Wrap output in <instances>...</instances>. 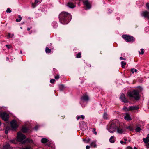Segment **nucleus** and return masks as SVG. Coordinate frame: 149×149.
Masks as SVG:
<instances>
[{
	"label": "nucleus",
	"instance_id": "nucleus-51",
	"mask_svg": "<svg viewBox=\"0 0 149 149\" xmlns=\"http://www.w3.org/2000/svg\"><path fill=\"white\" fill-rule=\"evenodd\" d=\"M30 28H29V27L27 28V30L28 31H29L30 30Z\"/></svg>",
	"mask_w": 149,
	"mask_h": 149
},
{
	"label": "nucleus",
	"instance_id": "nucleus-16",
	"mask_svg": "<svg viewBox=\"0 0 149 149\" xmlns=\"http://www.w3.org/2000/svg\"><path fill=\"white\" fill-rule=\"evenodd\" d=\"M124 119L127 120H131V118L130 115L128 114H126V116L124 117Z\"/></svg>",
	"mask_w": 149,
	"mask_h": 149
},
{
	"label": "nucleus",
	"instance_id": "nucleus-5",
	"mask_svg": "<svg viewBox=\"0 0 149 149\" xmlns=\"http://www.w3.org/2000/svg\"><path fill=\"white\" fill-rule=\"evenodd\" d=\"M26 138L25 135L22 134L20 132H18L17 135V140L18 141H22L24 139Z\"/></svg>",
	"mask_w": 149,
	"mask_h": 149
},
{
	"label": "nucleus",
	"instance_id": "nucleus-6",
	"mask_svg": "<svg viewBox=\"0 0 149 149\" xmlns=\"http://www.w3.org/2000/svg\"><path fill=\"white\" fill-rule=\"evenodd\" d=\"M0 116L2 119L5 121H7L9 118V115L6 113L2 112L0 114Z\"/></svg>",
	"mask_w": 149,
	"mask_h": 149
},
{
	"label": "nucleus",
	"instance_id": "nucleus-23",
	"mask_svg": "<svg viewBox=\"0 0 149 149\" xmlns=\"http://www.w3.org/2000/svg\"><path fill=\"white\" fill-rule=\"evenodd\" d=\"M48 141L47 139L45 138H43L41 139V142L42 143H46Z\"/></svg>",
	"mask_w": 149,
	"mask_h": 149
},
{
	"label": "nucleus",
	"instance_id": "nucleus-31",
	"mask_svg": "<svg viewBox=\"0 0 149 149\" xmlns=\"http://www.w3.org/2000/svg\"><path fill=\"white\" fill-rule=\"evenodd\" d=\"M141 52H140V51L139 52V54H141V55L143 54L144 53V49H141Z\"/></svg>",
	"mask_w": 149,
	"mask_h": 149
},
{
	"label": "nucleus",
	"instance_id": "nucleus-50",
	"mask_svg": "<svg viewBox=\"0 0 149 149\" xmlns=\"http://www.w3.org/2000/svg\"><path fill=\"white\" fill-rule=\"evenodd\" d=\"M80 118H81V116H78L77 117V120H78L79 119H80Z\"/></svg>",
	"mask_w": 149,
	"mask_h": 149
},
{
	"label": "nucleus",
	"instance_id": "nucleus-21",
	"mask_svg": "<svg viewBox=\"0 0 149 149\" xmlns=\"http://www.w3.org/2000/svg\"><path fill=\"white\" fill-rule=\"evenodd\" d=\"M121 67L123 68H125V66L126 64V63L124 61H122L121 62Z\"/></svg>",
	"mask_w": 149,
	"mask_h": 149
},
{
	"label": "nucleus",
	"instance_id": "nucleus-38",
	"mask_svg": "<svg viewBox=\"0 0 149 149\" xmlns=\"http://www.w3.org/2000/svg\"><path fill=\"white\" fill-rule=\"evenodd\" d=\"M55 81V80L54 79H52L50 80V82L51 83H54Z\"/></svg>",
	"mask_w": 149,
	"mask_h": 149
},
{
	"label": "nucleus",
	"instance_id": "nucleus-37",
	"mask_svg": "<svg viewBox=\"0 0 149 149\" xmlns=\"http://www.w3.org/2000/svg\"><path fill=\"white\" fill-rule=\"evenodd\" d=\"M146 6L147 9L148 10H149V3H147L146 4Z\"/></svg>",
	"mask_w": 149,
	"mask_h": 149
},
{
	"label": "nucleus",
	"instance_id": "nucleus-10",
	"mask_svg": "<svg viewBox=\"0 0 149 149\" xmlns=\"http://www.w3.org/2000/svg\"><path fill=\"white\" fill-rule=\"evenodd\" d=\"M144 143L146 144L148 148L149 147V134H148L146 138H143V139Z\"/></svg>",
	"mask_w": 149,
	"mask_h": 149
},
{
	"label": "nucleus",
	"instance_id": "nucleus-29",
	"mask_svg": "<svg viewBox=\"0 0 149 149\" xmlns=\"http://www.w3.org/2000/svg\"><path fill=\"white\" fill-rule=\"evenodd\" d=\"M141 130L140 127L139 126H137V127L135 129V132H139Z\"/></svg>",
	"mask_w": 149,
	"mask_h": 149
},
{
	"label": "nucleus",
	"instance_id": "nucleus-9",
	"mask_svg": "<svg viewBox=\"0 0 149 149\" xmlns=\"http://www.w3.org/2000/svg\"><path fill=\"white\" fill-rule=\"evenodd\" d=\"M76 3H72L71 2H68L66 4V6L72 9L76 7Z\"/></svg>",
	"mask_w": 149,
	"mask_h": 149
},
{
	"label": "nucleus",
	"instance_id": "nucleus-53",
	"mask_svg": "<svg viewBox=\"0 0 149 149\" xmlns=\"http://www.w3.org/2000/svg\"><path fill=\"white\" fill-rule=\"evenodd\" d=\"M124 140L125 141H127V139H125V138H124Z\"/></svg>",
	"mask_w": 149,
	"mask_h": 149
},
{
	"label": "nucleus",
	"instance_id": "nucleus-49",
	"mask_svg": "<svg viewBox=\"0 0 149 149\" xmlns=\"http://www.w3.org/2000/svg\"><path fill=\"white\" fill-rule=\"evenodd\" d=\"M10 35H11V34H10V33H8V36H8V37H9V38H10Z\"/></svg>",
	"mask_w": 149,
	"mask_h": 149
},
{
	"label": "nucleus",
	"instance_id": "nucleus-36",
	"mask_svg": "<svg viewBox=\"0 0 149 149\" xmlns=\"http://www.w3.org/2000/svg\"><path fill=\"white\" fill-rule=\"evenodd\" d=\"M92 132L94 133L95 135L97 134V132L96 131V129L95 128H93L92 130Z\"/></svg>",
	"mask_w": 149,
	"mask_h": 149
},
{
	"label": "nucleus",
	"instance_id": "nucleus-12",
	"mask_svg": "<svg viewBox=\"0 0 149 149\" xmlns=\"http://www.w3.org/2000/svg\"><path fill=\"white\" fill-rule=\"evenodd\" d=\"M120 98L122 101L125 103H127L128 102V100L126 98L124 94L122 93L121 95Z\"/></svg>",
	"mask_w": 149,
	"mask_h": 149
},
{
	"label": "nucleus",
	"instance_id": "nucleus-27",
	"mask_svg": "<svg viewBox=\"0 0 149 149\" xmlns=\"http://www.w3.org/2000/svg\"><path fill=\"white\" fill-rule=\"evenodd\" d=\"M81 57V53L80 52H79L78 54H76V58H80Z\"/></svg>",
	"mask_w": 149,
	"mask_h": 149
},
{
	"label": "nucleus",
	"instance_id": "nucleus-1",
	"mask_svg": "<svg viewBox=\"0 0 149 149\" xmlns=\"http://www.w3.org/2000/svg\"><path fill=\"white\" fill-rule=\"evenodd\" d=\"M59 22L63 24H67L70 21L72 16L70 14L65 11L61 12L59 15Z\"/></svg>",
	"mask_w": 149,
	"mask_h": 149
},
{
	"label": "nucleus",
	"instance_id": "nucleus-54",
	"mask_svg": "<svg viewBox=\"0 0 149 149\" xmlns=\"http://www.w3.org/2000/svg\"><path fill=\"white\" fill-rule=\"evenodd\" d=\"M134 149H137V148L136 147H134Z\"/></svg>",
	"mask_w": 149,
	"mask_h": 149
},
{
	"label": "nucleus",
	"instance_id": "nucleus-20",
	"mask_svg": "<svg viewBox=\"0 0 149 149\" xmlns=\"http://www.w3.org/2000/svg\"><path fill=\"white\" fill-rule=\"evenodd\" d=\"M121 55L122 57H121L120 58V60H126V58H125V53H122L121 54Z\"/></svg>",
	"mask_w": 149,
	"mask_h": 149
},
{
	"label": "nucleus",
	"instance_id": "nucleus-48",
	"mask_svg": "<svg viewBox=\"0 0 149 149\" xmlns=\"http://www.w3.org/2000/svg\"><path fill=\"white\" fill-rule=\"evenodd\" d=\"M81 118H82V119H84L85 118L84 116L83 115H81Z\"/></svg>",
	"mask_w": 149,
	"mask_h": 149
},
{
	"label": "nucleus",
	"instance_id": "nucleus-56",
	"mask_svg": "<svg viewBox=\"0 0 149 149\" xmlns=\"http://www.w3.org/2000/svg\"><path fill=\"white\" fill-rule=\"evenodd\" d=\"M72 0L73 1H76V0Z\"/></svg>",
	"mask_w": 149,
	"mask_h": 149
},
{
	"label": "nucleus",
	"instance_id": "nucleus-13",
	"mask_svg": "<svg viewBox=\"0 0 149 149\" xmlns=\"http://www.w3.org/2000/svg\"><path fill=\"white\" fill-rule=\"evenodd\" d=\"M48 46L49 47L50 49H49V47H46L45 48V51L46 53L49 54L51 53L52 49H53V48L52 44H50V45H48Z\"/></svg>",
	"mask_w": 149,
	"mask_h": 149
},
{
	"label": "nucleus",
	"instance_id": "nucleus-44",
	"mask_svg": "<svg viewBox=\"0 0 149 149\" xmlns=\"http://www.w3.org/2000/svg\"><path fill=\"white\" fill-rule=\"evenodd\" d=\"M90 140H91V139H90L88 138L87 139V140L86 142L87 143H88V142H90Z\"/></svg>",
	"mask_w": 149,
	"mask_h": 149
},
{
	"label": "nucleus",
	"instance_id": "nucleus-3",
	"mask_svg": "<svg viewBox=\"0 0 149 149\" xmlns=\"http://www.w3.org/2000/svg\"><path fill=\"white\" fill-rule=\"evenodd\" d=\"M118 125V121L115 120L112 121L111 123L109 131L111 133L114 132L117 127Z\"/></svg>",
	"mask_w": 149,
	"mask_h": 149
},
{
	"label": "nucleus",
	"instance_id": "nucleus-52",
	"mask_svg": "<svg viewBox=\"0 0 149 149\" xmlns=\"http://www.w3.org/2000/svg\"><path fill=\"white\" fill-rule=\"evenodd\" d=\"M125 109L126 110H127H127V109H128V108H127V107H126L125 108Z\"/></svg>",
	"mask_w": 149,
	"mask_h": 149
},
{
	"label": "nucleus",
	"instance_id": "nucleus-15",
	"mask_svg": "<svg viewBox=\"0 0 149 149\" xmlns=\"http://www.w3.org/2000/svg\"><path fill=\"white\" fill-rule=\"evenodd\" d=\"M81 99L85 101H88L89 100V98L88 96L87 95H85L82 97Z\"/></svg>",
	"mask_w": 149,
	"mask_h": 149
},
{
	"label": "nucleus",
	"instance_id": "nucleus-30",
	"mask_svg": "<svg viewBox=\"0 0 149 149\" xmlns=\"http://www.w3.org/2000/svg\"><path fill=\"white\" fill-rule=\"evenodd\" d=\"M91 146L92 147L95 148L96 147L97 145L95 142H93L91 144Z\"/></svg>",
	"mask_w": 149,
	"mask_h": 149
},
{
	"label": "nucleus",
	"instance_id": "nucleus-45",
	"mask_svg": "<svg viewBox=\"0 0 149 149\" xmlns=\"http://www.w3.org/2000/svg\"><path fill=\"white\" fill-rule=\"evenodd\" d=\"M120 143L122 144H123V143L126 144V141L123 142L122 141H120Z\"/></svg>",
	"mask_w": 149,
	"mask_h": 149
},
{
	"label": "nucleus",
	"instance_id": "nucleus-18",
	"mask_svg": "<svg viewBox=\"0 0 149 149\" xmlns=\"http://www.w3.org/2000/svg\"><path fill=\"white\" fill-rule=\"evenodd\" d=\"M117 132L119 133L122 134L124 131L123 129L120 127H117Z\"/></svg>",
	"mask_w": 149,
	"mask_h": 149
},
{
	"label": "nucleus",
	"instance_id": "nucleus-32",
	"mask_svg": "<svg viewBox=\"0 0 149 149\" xmlns=\"http://www.w3.org/2000/svg\"><path fill=\"white\" fill-rule=\"evenodd\" d=\"M59 88L60 90H63L64 88V86L63 85H60L59 86Z\"/></svg>",
	"mask_w": 149,
	"mask_h": 149
},
{
	"label": "nucleus",
	"instance_id": "nucleus-46",
	"mask_svg": "<svg viewBox=\"0 0 149 149\" xmlns=\"http://www.w3.org/2000/svg\"><path fill=\"white\" fill-rule=\"evenodd\" d=\"M126 149H133V148L132 147L129 146L126 148Z\"/></svg>",
	"mask_w": 149,
	"mask_h": 149
},
{
	"label": "nucleus",
	"instance_id": "nucleus-47",
	"mask_svg": "<svg viewBox=\"0 0 149 149\" xmlns=\"http://www.w3.org/2000/svg\"><path fill=\"white\" fill-rule=\"evenodd\" d=\"M90 147L89 146H86V149H89Z\"/></svg>",
	"mask_w": 149,
	"mask_h": 149
},
{
	"label": "nucleus",
	"instance_id": "nucleus-41",
	"mask_svg": "<svg viewBox=\"0 0 149 149\" xmlns=\"http://www.w3.org/2000/svg\"><path fill=\"white\" fill-rule=\"evenodd\" d=\"M30 147H26L25 148H22V149H31Z\"/></svg>",
	"mask_w": 149,
	"mask_h": 149
},
{
	"label": "nucleus",
	"instance_id": "nucleus-19",
	"mask_svg": "<svg viewBox=\"0 0 149 149\" xmlns=\"http://www.w3.org/2000/svg\"><path fill=\"white\" fill-rule=\"evenodd\" d=\"M26 142H27L29 143H32L33 142V141L32 139H31L29 138H27L26 140L24 141V142L23 143H24Z\"/></svg>",
	"mask_w": 149,
	"mask_h": 149
},
{
	"label": "nucleus",
	"instance_id": "nucleus-40",
	"mask_svg": "<svg viewBox=\"0 0 149 149\" xmlns=\"http://www.w3.org/2000/svg\"><path fill=\"white\" fill-rule=\"evenodd\" d=\"M11 10L9 8H7V10H6V12L7 13H10L11 12Z\"/></svg>",
	"mask_w": 149,
	"mask_h": 149
},
{
	"label": "nucleus",
	"instance_id": "nucleus-34",
	"mask_svg": "<svg viewBox=\"0 0 149 149\" xmlns=\"http://www.w3.org/2000/svg\"><path fill=\"white\" fill-rule=\"evenodd\" d=\"M6 46L8 49H9L10 48H13L12 45H6Z\"/></svg>",
	"mask_w": 149,
	"mask_h": 149
},
{
	"label": "nucleus",
	"instance_id": "nucleus-55",
	"mask_svg": "<svg viewBox=\"0 0 149 149\" xmlns=\"http://www.w3.org/2000/svg\"><path fill=\"white\" fill-rule=\"evenodd\" d=\"M85 140H86V139H83V141H85Z\"/></svg>",
	"mask_w": 149,
	"mask_h": 149
},
{
	"label": "nucleus",
	"instance_id": "nucleus-2",
	"mask_svg": "<svg viewBox=\"0 0 149 149\" xmlns=\"http://www.w3.org/2000/svg\"><path fill=\"white\" fill-rule=\"evenodd\" d=\"M142 90V88L139 87L138 89H134L132 91L128 92L127 94L130 99L134 98L136 100H138L140 98L139 93Z\"/></svg>",
	"mask_w": 149,
	"mask_h": 149
},
{
	"label": "nucleus",
	"instance_id": "nucleus-14",
	"mask_svg": "<svg viewBox=\"0 0 149 149\" xmlns=\"http://www.w3.org/2000/svg\"><path fill=\"white\" fill-rule=\"evenodd\" d=\"M139 109V107L138 106H131L129 107L128 109H127L128 111L129 110H136Z\"/></svg>",
	"mask_w": 149,
	"mask_h": 149
},
{
	"label": "nucleus",
	"instance_id": "nucleus-4",
	"mask_svg": "<svg viewBox=\"0 0 149 149\" xmlns=\"http://www.w3.org/2000/svg\"><path fill=\"white\" fill-rule=\"evenodd\" d=\"M122 38L127 42H133L134 41V38L131 36L127 35H123L122 36Z\"/></svg>",
	"mask_w": 149,
	"mask_h": 149
},
{
	"label": "nucleus",
	"instance_id": "nucleus-26",
	"mask_svg": "<svg viewBox=\"0 0 149 149\" xmlns=\"http://www.w3.org/2000/svg\"><path fill=\"white\" fill-rule=\"evenodd\" d=\"M3 147L4 149H7L10 147V145L7 143Z\"/></svg>",
	"mask_w": 149,
	"mask_h": 149
},
{
	"label": "nucleus",
	"instance_id": "nucleus-33",
	"mask_svg": "<svg viewBox=\"0 0 149 149\" xmlns=\"http://www.w3.org/2000/svg\"><path fill=\"white\" fill-rule=\"evenodd\" d=\"M10 129V127H6L5 130V133L6 134H7L8 132V131Z\"/></svg>",
	"mask_w": 149,
	"mask_h": 149
},
{
	"label": "nucleus",
	"instance_id": "nucleus-43",
	"mask_svg": "<svg viewBox=\"0 0 149 149\" xmlns=\"http://www.w3.org/2000/svg\"><path fill=\"white\" fill-rule=\"evenodd\" d=\"M55 79H57L59 78V77L58 75H57L55 77Z\"/></svg>",
	"mask_w": 149,
	"mask_h": 149
},
{
	"label": "nucleus",
	"instance_id": "nucleus-25",
	"mask_svg": "<svg viewBox=\"0 0 149 149\" xmlns=\"http://www.w3.org/2000/svg\"><path fill=\"white\" fill-rule=\"evenodd\" d=\"M22 19V17L21 16L19 15H18V18L16 19V21L17 22H19Z\"/></svg>",
	"mask_w": 149,
	"mask_h": 149
},
{
	"label": "nucleus",
	"instance_id": "nucleus-42",
	"mask_svg": "<svg viewBox=\"0 0 149 149\" xmlns=\"http://www.w3.org/2000/svg\"><path fill=\"white\" fill-rule=\"evenodd\" d=\"M41 0H35L36 3H38L41 1Z\"/></svg>",
	"mask_w": 149,
	"mask_h": 149
},
{
	"label": "nucleus",
	"instance_id": "nucleus-11",
	"mask_svg": "<svg viewBox=\"0 0 149 149\" xmlns=\"http://www.w3.org/2000/svg\"><path fill=\"white\" fill-rule=\"evenodd\" d=\"M80 127L83 130H85L87 128V126L85 123L84 121H82L79 123Z\"/></svg>",
	"mask_w": 149,
	"mask_h": 149
},
{
	"label": "nucleus",
	"instance_id": "nucleus-22",
	"mask_svg": "<svg viewBox=\"0 0 149 149\" xmlns=\"http://www.w3.org/2000/svg\"><path fill=\"white\" fill-rule=\"evenodd\" d=\"M109 141L111 143H114L115 141L114 139V137L113 136H111L109 139Z\"/></svg>",
	"mask_w": 149,
	"mask_h": 149
},
{
	"label": "nucleus",
	"instance_id": "nucleus-28",
	"mask_svg": "<svg viewBox=\"0 0 149 149\" xmlns=\"http://www.w3.org/2000/svg\"><path fill=\"white\" fill-rule=\"evenodd\" d=\"M137 71V70L136 69H131V72L132 74H134V72H136Z\"/></svg>",
	"mask_w": 149,
	"mask_h": 149
},
{
	"label": "nucleus",
	"instance_id": "nucleus-35",
	"mask_svg": "<svg viewBox=\"0 0 149 149\" xmlns=\"http://www.w3.org/2000/svg\"><path fill=\"white\" fill-rule=\"evenodd\" d=\"M37 3H36L35 2L34 3H32V7L33 8H34L36 6Z\"/></svg>",
	"mask_w": 149,
	"mask_h": 149
},
{
	"label": "nucleus",
	"instance_id": "nucleus-7",
	"mask_svg": "<svg viewBox=\"0 0 149 149\" xmlns=\"http://www.w3.org/2000/svg\"><path fill=\"white\" fill-rule=\"evenodd\" d=\"M84 5L87 9H90L91 6V4L88 0H82Z\"/></svg>",
	"mask_w": 149,
	"mask_h": 149
},
{
	"label": "nucleus",
	"instance_id": "nucleus-24",
	"mask_svg": "<svg viewBox=\"0 0 149 149\" xmlns=\"http://www.w3.org/2000/svg\"><path fill=\"white\" fill-rule=\"evenodd\" d=\"M28 129L26 127H23L22 128V131L23 133H26L27 132Z\"/></svg>",
	"mask_w": 149,
	"mask_h": 149
},
{
	"label": "nucleus",
	"instance_id": "nucleus-39",
	"mask_svg": "<svg viewBox=\"0 0 149 149\" xmlns=\"http://www.w3.org/2000/svg\"><path fill=\"white\" fill-rule=\"evenodd\" d=\"M127 128L128 129H129L130 130H132V127L131 126H129L128 127H127Z\"/></svg>",
	"mask_w": 149,
	"mask_h": 149
},
{
	"label": "nucleus",
	"instance_id": "nucleus-17",
	"mask_svg": "<svg viewBox=\"0 0 149 149\" xmlns=\"http://www.w3.org/2000/svg\"><path fill=\"white\" fill-rule=\"evenodd\" d=\"M103 118L105 120H107L109 117V115L106 112H104L103 116Z\"/></svg>",
	"mask_w": 149,
	"mask_h": 149
},
{
	"label": "nucleus",
	"instance_id": "nucleus-8",
	"mask_svg": "<svg viewBox=\"0 0 149 149\" xmlns=\"http://www.w3.org/2000/svg\"><path fill=\"white\" fill-rule=\"evenodd\" d=\"M11 127L13 130H15L17 128L18 125L17 122L16 121H13L11 123Z\"/></svg>",
	"mask_w": 149,
	"mask_h": 149
}]
</instances>
